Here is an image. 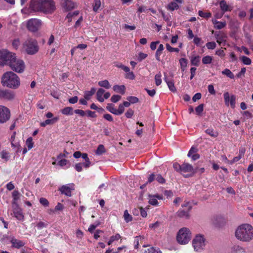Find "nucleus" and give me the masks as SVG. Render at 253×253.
I'll use <instances>...</instances> for the list:
<instances>
[{
  "instance_id": "680f3d73",
  "label": "nucleus",
  "mask_w": 253,
  "mask_h": 253,
  "mask_svg": "<svg viewBox=\"0 0 253 253\" xmlns=\"http://www.w3.org/2000/svg\"><path fill=\"white\" fill-rule=\"evenodd\" d=\"M121 98V96L119 95H113L111 98V101L112 102L116 103Z\"/></svg>"
},
{
  "instance_id": "1a4fd4ad",
  "label": "nucleus",
  "mask_w": 253,
  "mask_h": 253,
  "mask_svg": "<svg viewBox=\"0 0 253 253\" xmlns=\"http://www.w3.org/2000/svg\"><path fill=\"white\" fill-rule=\"evenodd\" d=\"M42 25V22L41 20L33 18L27 21V28L29 31L35 32L41 28Z\"/></svg>"
},
{
  "instance_id": "393cba45",
  "label": "nucleus",
  "mask_w": 253,
  "mask_h": 253,
  "mask_svg": "<svg viewBox=\"0 0 253 253\" xmlns=\"http://www.w3.org/2000/svg\"><path fill=\"white\" fill-rule=\"evenodd\" d=\"M105 90L102 88H100L98 89L96 92V98L98 101L100 102H103L104 101V98L102 96Z\"/></svg>"
},
{
  "instance_id": "2eb2a0df",
  "label": "nucleus",
  "mask_w": 253,
  "mask_h": 253,
  "mask_svg": "<svg viewBox=\"0 0 253 253\" xmlns=\"http://www.w3.org/2000/svg\"><path fill=\"white\" fill-rule=\"evenodd\" d=\"M148 199L149 204L154 206H158L159 205L158 200H163V196L158 194L155 195L149 194Z\"/></svg>"
},
{
  "instance_id": "6ab92c4d",
  "label": "nucleus",
  "mask_w": 253,
  "mask_h": 253,
  "mask_svg": "<svg viewBox=\"0 0 253 253\" xmlns=\"http://www.w3.org/2000/svg\"><path fill=\"white\" fill-rule=\"evenodd\" d=\"M0 156L4 162H7L11 157V154L8 149H3L0 152Z\"/></svg>"
},
{
  "instance_id": "c03bdc74",
  "label": "nucleus",
  "mask_w": 253,
  "mask_h": 253,
  "mask_svg": "<svg viewBox=\"0 0 253 253\" xmlns=\"http://www.w3.org/2000/svg\"><path fill=\"white\" fill-rule=\"evenodd\" d=\"M145 253H162L161 251L157 248L151 247L145 251Z\"/></svg>"
},
{
  "instance_id": "49530a36",
  "label": "nucleus",
  "mask_w": 253,
  "mask_h": 253,
  "mask_svg": "<svg viewBox=\"0 0 253 253\" xmlns=\"http://www.w3.org/2000/svg\"><path fill=\"white\" fill-rule=\"evenodd\" d=\"M162 75L160 73L156 74L155 77V83L157 85H159L162 83Z\"/></svg>"
},
{
  "instance_id": "b1692460",
  "label": "nucleus",
  "mask_w": 253,
  "mask_h": 253,
  "mask_svg": "<svg viewBox=\"0 0 253 253\" xmlns=\"http://www.w3.org/2000/svg\"><path fill=\"white\" fill-rule=\"evenodd\" d=\"M200 61L199 55H192L190 58V62L192 65L198 66Z\"/></svg>"
},
{
  "instance_id": "5701e85b",
  "label": "nucleus",
  "mask_w": 253,
  "mask_h": 253,
  "mask_svg": "<svg viewBox=\"0 0 253 253\" xmlns=\"http://www.w3.org/2000/svg\"><path fill=\"white\" fill-rule=\"evenodd\" d=\"M59 120V118L58 117H54L51 119H47L45 121L42 122L40 124L41 126L44 127L47 125L52 124L56 122Z\"/></svg>"
},
{
  "instance_id": "c756f323",
  "label": "nucleus",
  "mask_w": 253,
  "mask_h": 253,
  "mask_svg": "<svg viewBox=\"0 0 253 253\" xmlns=\"http://www.w3.org/2000/svg\"><path fill=\"white\" fill-rule=\"evenodd\" d=\"M180 68L182 71H184L187 67L188 61L185 58H181L179 60Z\"/></svg>"
},
{
  "instance_id": "13d9d810",
  "label": "nucleus",
  "mask_w": 253,
  "mask_h": 253,
  "mask_svg": "<svg viewBox=\"0 0 253 253\" xmlns=\"http://www.w3.org/2000/svg\"><path fill=\"white\" fill-rule=\"evenodd\" d=\"M198 13H199V15L202 17L209 18L211 16V13H205L201 10H199L198 12Z\"/></svg>"
},
{
  "instance_id": "9b49d317",
  "label": "nucleus",
  "mask_w": 253,
  "mask_h": 253,
  "mask_svg": "<svg viewBox=\"0 0 253 253\" xmlns=\"http://www.w3.org/2000/svg\"><path fill=\"white\" fill-rule=\"evenodd\" d=\"M180 173L184 177L192 176L194 173V170L192 166L188 163H184L181 165Z\"/></svg>"
},
{
  "instance_id": "423d86ee",
  "label": "nucleus",
  "mask_w": 253,
  "mask_h": 253,
  "mask_svg": "<svg viewBox=\"0 0 253 253\" xmlns=\"http://www.w3.org/2000/svg\"><path fill=\"white\" fill-rule=\"evenodd\" d=\"M206 241L204 236L201 234L197 235L192 240V246L196 252H201L206 246Z\"/></svg>"
},
{
  "instance_id": "69168bd1",
  "label": "nucleus",
  "mask_w": 253,
  "mask_h": 253,
  "mask_svg": "<svg viewBox=\"0 0 253 253\" xmlns=\"http://www.w3.org/2000/svg\"><path fill=\"white\" fill-rule=\"evenodd\" d=\"M79 11H75L73 12H70L67 15V18L69 19V21H71L70 19L72 17L74 16L77 15L79 14Z\"/></svg>"
},
{
  "instance_id": "cd10ccee",
  "label": "nucleus",
  "mask_w": 253,
  "mask_h": 253,
  "mask_svg": "<svg viewBox=\"0 0 253 253\" xmlns=\"http://www.w3.org/2000/svg\"><path fill=\"white\" fill-rule=\"evenodd\" d=\"M61 112L62 114L65 115H72L74 111L71 107H67L61 110Z\"/></svg>"
},
{
  "instance_id": "a18cd8bd",
  "label": "nucleus",
  "mask_w": 253,
  "mask_h": 253,
  "mask_svg": "<svg viewBox=\"0 0 253 253\" xmlns=\"http://www.w3.org/2000/svg\"><path fill=\"white\" fill-rule=\"evenodd\" d=\"M144 239V237H141V236L136 237L135 238V239L134 241V245L135 248L137 249L138 248L139 241L141 243L142 241Z\"/></svg>"
},
{
  "instance_id": "473e14b6",
  "label": "nucleus",
  "mask_w": 253,
  "mask_h": 253,
  "mask_svg": "<svg viewBox=\"0 0 253 253\" xmlns=\"http://www.w3.org/2000/svg\"><path fill=\"white\" fill-rule=\"evenodd\" d=\"M98 84L100 86L103 87L106 89H109L111 87V85L107 80L98 82Z\"/></svg>"
},
{
  "instance_id": "603ef678",
  "label": "nucleus",
  "mask_w": 253,
  "mask_h": 253,
  "mask_svg": "<svg viewBox=\"0 0 253 253\" xmlns=\"http://www.w3.org/2000/svg\"><path fill=\"white\" fill-rule=\"evenodd\" d=\"M216 44L214 42H208L206 43V46L209 49H213L216 47Z\"/></svg>"
},
{
  "instance_id": "f8f14e48",
  "label": "nucleus",
  "mask_w": 253,
  "mask_h": 253,
  "mask_svg": "<svg viewBox=\"0 0 253 253\" xmlns=\"http://www.w3.org/2000/svg\"><path fill=\"white\" fill-rule=\"evenodd\" d=\"M10 117V112L7 107L0 105V123H4L7 121Z\"/></svg>"
},
{
  "instance_id": "a211bd4d",
  "label": "nucleus",
  "mask_w": 253,
  "mask_h": 253,
  "mask_svg": "<svg viewBox=\"0 0 253 253\" xmlns=\"http://www.w3.org/2000/svg\"><path fill=\"white\" fill-rule=\"evenodd\" d=\"M63 7L67 11L71 10L75 7V4L71 0H62Z\"/></svg>"
},
{
  "instance_id": "bf43d9fd",
  "label": "nucleus",
  "mask_w": 253,
  "mask_h": 253,
  "mask_svg": "<svg viewBox=\"0 0 253 253\" xmlns=\"http://www.w3.org/2000/svg\"><path fill=\"white\" fill-rule=\"evenodd\" d=\"M40 203L44 207H47L49 205L48 200L44 198H41L40 199Z\"/></svg>"
},
{
  "instance_id": "39448f33",
  "label": "nucleus",
  "mask_w": 253,
  "mask_h": 253,
  "mask_svg": "<svg viewBox=\"0 0 253 253\" xmlns=\"http://www.w3.org/2000/svg\"><path fill=\"white\" fill-rule=\"evenodd\" d=\"M8 66L13 71L18 73H23L25 69L24 61L20 58H17L16 55L14 56L12 61L10 62Z\"/></svg>"
},
{
  "instance_id": "338daca9",
  "label": "nucleus",
  "mask_w": 253,
  "mask_h": 253,
  "mask_svg": "<svg viewBox=\"0 0 253 253\" xmlns=\"http://www.w3.org/2000/svg\"><path fill=\"white\" fill-rule=\"evenodd\" d=\"M156 180L160 183H164L165 182V179L159 174H156Z\"/></svg>"
},
{
  "instance_id": "ea45409f",
  "label": "nucleus",
  "mask_w": 253,
  "mask_h": 253,
  "mask_svg": "<svg viewBox=\"0 0 253 253\" xmlns=\"http://www.w3.org/2000/svg\"><path fill=\"white\" fill-rule=\"evenodd\" d=\"M11 144L12 147L15 148L16 149L15 151L16 153H18L21 152V148L19 143H14V141L12 140L11 142Z\"/></svg>"
},
{
  "instance_id": "4c0bfd02",
  "label": "nucleus",
  "mask_w": 253,
  "mask_h": 253,
  "mask_svg": "<svg viewBox=\"0 0 253 253\" xmlns=\"http://www.w3.org/2000/svg\"><path fill=\"white\" fill-rule=\"evenodd\" d=\"M101 6L100 0H94L93 4V10L95 12H97Z\"/></svg>"
},
{
  "instance_id": "864d4df0",
  "label": "nucleus",
  "mask_w": 253,
  "mask_h": 253,
  "mask_svg": "<svg viewBox=\"0 0 253 253\" xmlns=\"http://www.w3.org/2000/svg\"><path fill=\"white\" fill-rule=\"evenodd\" d=\"M105 152V148L103 145H99L96 151V154L97 155H101Z\"/></svg>"
},
{
  "instance_id": "0eeeda50",
  "label": "nucleus",
  "mask_w": 253,
  "mask_h": 253,
  "mask_svg": "<svg viewBox=\"0 0 253 253\" xmlns=\"http://www.w3.org/2000/svg\"><path fill=\"white\" fill-rule=\"evenodd\" d=\"M15 54L7 51V50H2L0 51V65L3 66L4 65H9L10 62L13 59Z\"/></svg>"
},
{
  "instance_id": "e2e57ef3",
  "label": "nucleus",
  "mask_w": 253,
  "mask_h": 253,
  "mask_svg": "<svg viewBox=\"0 0 253 253\" xmlns=\"http://www.w3.org/2000/svg\"><path fill=\"white\" fill-rule=\"evenodd\" d=\"M197 151V149L194 147L192 146L191 149H190L188 153V157H191L192 155L195 154L196 153Z\"/></svg>"
},
{
  "instance_id": "f03ea898",
  "label": "nucleus",
  "mask_w": 253,
  "mask_h": 253,
  "mask_svg": "<svg viewBox=\"0 0 253 253\" xmlns=\"http://www.w3.org/2000/svg\"><path fill=\"white\" fill-rule=\"evenodd\" d=\"M1 83L4 86L16 89L20 84V81L18 76L12 71L6 72L1 77Z\"/></svg>"
},
{
  "instance_id": "5fc2aeb1",
  "label": "nucleus",
  "mask_w": 253,
  "mask_h": 253,
  "mask_svg": "<svg viewBox=\"0 0 253 253\" xmlns=\"http://www.w3.org/2000/svg\"><path fill=\"white\" fill-rule=\"evenodd\" d=\"M215 38L217 42L219 44L224 41V36L223 35H220V34H215Z\"/></svg>"
},
{
  "instance_id": "7c9ffc66",
  "label": "nucleus",
  "mask_w": 253,
  "mask_h": 253,
  "mask_svg": "<svg viewBox=\"0 0 253 253\" xmlns=\"http://www.w3.org/2000/svg\"><path fill=\"white\" fill-rule=\"evenodd\" d=\"M164 49V46L163 44H160L158 47V48L157 49L156 54H155V57L156 59L158 61H160V56L162 54L163 50Z\"/></svg>"
},
{
  "instance_id": "c9c22d12",
  "label": "nucleus",
  "mask_w": 253,
  "mask_h": 253,
  "mask_svg": "<svg viewBox=\"0 0 253 253\" xmlns=\"http://www.w3.org/2000/svg\"><path fill=\"white\" fill-rule=\"evenodd\" d=\"M121 238V236L119 234H116L115 235L112 236L110 237V240L108 242L107 244L108 245H110L114 241H118Z\"/></svg>"
},
{
  "instance_id": "4d7b16f0",
  "label": "nucleus",
  "mask_w": 253,
  "mask_h": 253,
  "mask_svg": "<svg viewBox=\"0 0 253 253\" xmlns=\"http://www.w3.org/2000/svg\"><path fill=\"white\" fill-rule=\"evenodd\" d=\"M226 25L225 22H218L215 25V28L217 29H221Z\"/></svg>"
},
{
  "instance_id": "e433bc0d",
  "label": "nucleus",
  "mask_w": 253,
  "mask_h": 253,
  "mask_svg": "<svg viewBox=\"0 0 253 253\" xmlns=\"http://www.w3.org/2000/svg\"><path fill=\"white\" fill-rule=\"evenodd\" d=\"M165 80L167 83L169 90L172 92H175L176 91V88L174 86V83L172 81H168L166 78H165Z\"/></svg>"
},
{
  "instance_id": "7ed1b4c3",
  "label": "nucleus",
  "mask_w": 253,
  "mask_h": 253,
  "mask_svg": "<svg viewBox=\"0 0 253 253\" xmlns=\"http://www.w3.org/2000/svg\"><path fill=\"white\" fill-rule=\"evenodd\" d=\"M23 48L28 54L33 55L38 52L39 46L36 40L28 38L23 42Z\"/></svg>"
},
{
  "instance_id": "6e6552de",
  "label": "nucleus",
  "mask_w": 253,
  "mask_h": 253,
  "mask_svg": "<svg viewBox=\"0 0 253 253\" xmlns=\"http://www.w3.org/2000/svg\"><path fill=\"white\" fill-rule=\"evenodd\" d=\"M42 12L45 14H51L56 10L55 3L53 0H43Z\"/></svg>"
},
{
  "instance_id": "4be33fe9",
  "label": "nucleus",
  "mask_w": 253,
  "mask_h": 253,
  "mask_svg": "<svg viewBox=\"0 0 253 253\" xmlns=\"http://www.w3.org/2000/svg\"><path fill=\"white\" fill-rule=\"evenodd\" d=\"M175 1H172L168 5V8L170 10H174L177 9L179 8V5L177 3L181 4L182 3V0H175Z\"/></svg>"
},
{
  "instance_id": "20e7f679",
  "label": "nucleus",
  "mask_w": 253,
  "mask_h": 253,
  "mask_svg": "<svg viewBox=\"0 0 253 253\" xmlns=\"http://www.w3.org/2000/svg\"><path fill=\"white\" fill-rule=\"evenodd\" d=\"M191 238V233L187 228L180 229L177 234V241L178 243L181 245L187 244Z\"/></svg>"
},
{
  "instance_id": "72a5a7b5",
  "label": "nucleus",
  "mask_w": 253,
  "mask_h": 253,
  "mask_svg": "<svg viewBox=\"0 0 253 253\" xmlns=\"http://www.w3.org/2000/svg\"><path fill=\"white\" fill-rule=\"evenodd\" d=\"M222 74L226 76L227 77L231 79H233L235 78L234 75L233 73L228 69H225L222 71Z\"/></svg>"
},
{
  "instance_id": "a878e982",
  "label": "nucleus",
  "mask_w": 253,
  "mask_h": 253,
  "mask_svg": "<svg viewBox=\"0 0 253 253\" xmlns=\"http://www.w3.org/2000/svg\"><path fill=\"white\" fill-rule=\"evenodd\" d=\"M113 89L115 91L124 94L125 92L126 87L124 85H115L113 86Z\"/></svg>"
},
{
  "instance_id": "6e6d98bb",
  "label": "nucleus",
  "mask_w": 253,
  "mask_h": 253,
  "mask_svg": "<svg viewBox=\"0 0 253 253\" xmlns=\"http://www.w3.org/2000/svg\"><path fill=\"white\" fill-rule=\"evenodd\" d=\"M127 100L130 103H135L138 102V99L135 96H128V97H127Z\"/></svg>"
},
{
  "instance_id": "8fccbe9b",
  "label": "nucleus",
  "mask_w": 253,
  "mask_h": 253,
  "mask_svg": "<svg viewBox=\"0 0 253 253\" xmlns=\"http://www.w3.org/2000/svg\"><path fill=\"white\" fill-rule=\"evenodd\" d=\"M166 48L167 49L169 52H178L179 51V49L178 48L172 47L168 43L166 44Z\"/></svg>"
},
{
  "instance_id": "79ce46f5",
  "label": "nucleus",
  "mask_w": 253,
  "mask_h": 253,
  "mask_svg": "<svg viewBox=\"0 0 253 253\" xmlns=\"http://www.w3.org/2000/svg\"><path fill=\"white\" fill-rule=\"evenodd\" d=\"M206 132L213 137H216L218 135L217 132L214 131L212 128H208L206 130Z\"/></svg>"
},
{
  "instance_id": "0e129e2a",
  "label": "nucleus",
  "mask_w": 253,
  "mask_h": 253,
  "mask_svg": "<svg viewBox=\"0 0 253 253\" xmlns=\"http://www.w3.org/2000/svg\"><path fill=\"white\" fill-rule=\"evenodd\" d=\"M126 78L130 79V80H133L135 78V76L133 72H130V70L129 69L128 72H126Z\"/></svg>"
},
{
  "instance_id": "f704fd0d",
  "label": "nucleus",
  "mask_w": 253,
  "mask_h": 253,
  "mask_svg": "<svg viewBox=\"0 0 253 253\" xmlns=\"http://www.w3.org/2000/svg\"><path fill=\"white\" fill-rule=\"evenodd\" d=\"M106 108L110 113L117 115V109L115 108L114 105L113 104H108Z\"/></svg>"
},
{
  "instance_id": "ddd939ff",
  "label": "nucleus",
  "mask_w": 253,
  "mask_h": 253,
  "mask_svg": "<svg viewBox=\"0 0 253 253\" xmlns=\"http://www.w3.org/2000/svg\"><path fill=\"white\" fill-rule=\"evenodd\" d=\"M43 0H31L29 7L34 12H42Z\"/></svg>"
},
{
  "instance_id": "052dcab7",
  "label": "nucleus",
  "mask_w": 253,
  "mask_h": 253,
  "mask_svg": "<svg viewBox=\"0 0 253 253\" xmlns=\"http://www.w3.org/2000/svg\"><path fill=\"white\" fill-rule=\"evenodd\" d=\"M229 104L232 108H234L236 104V97L234 95H232L230 97Z\"/></svg>"
},
{
  "instance_id": "58836bf2",
  "label": "nucleus",
  "mask_w": 253,
  "mask_h": 253,
  "mask_svg": "<svg viewBox=\"0 0 253 253\" xmlns=\"http://www.w3.org/2000/svg\"><path fill=\"white\" fill-rule=\"evenodd\" d=\"M124 219L126 222L131 221L132 219V216L128 213L127 210H125L124 213Z\"/></svg>"
},
{
  "instance_id": "37998d69",
  "label": "nucleus",
  "mask_w": 253,
  "mask_h": 253,
  "mask_svg": "<svg viewBox=\"0 0 253 253\" xmlns=\"http://www.w3.org/2000/svg\"><path fill=\"white\" fill-rule=\"evenodd\" d=\"M26 145L28 147V150H30L33 147L34 143L33 138L31 137H29L26 141Z\"/></svg>"
},
{
  "instance_id": "774afa93",
  "label": "nucleus",
  "mask_w": 253,
  "mask_h": 253,
  "mask_svg": "<svg viewBox=\"0 0 253 253\" xmlns=\"http://www.w3.org/2000/svg\"><path fill=\"white\" fill-rule=\"evenodd\" d=\"M20 41L19 40V39H16L13 41L12 45L14 48L17 49L20 45Z\"/></svg>"
},
{
  "instance_id": "bb28decb",
  "label": "nucleus",
  "mask_w": 253,
  "mask_h": 253,
  "mask_svg": "<svg viewBox=\"0 0 253 253\" xmlns=\"http://www.w3.org/2000/svg\"><path fill=\"white\" fill-rule=\"evenodd\" d=\"M187 209L179 210L177 212V215L180 217L188 218L189 217V211Z\"/></svg>"
},
{
  "instance_id": "09e8293b",
  "label": "nucleus",
  "mask_w": 253,
  "mask_h": 253,
  "mask_svg": "<svg viewBox=\"0 0 253 253\" xmlns=\"http://www.w3.org/2000/svg\"><path fill=\"white\" fill-rule=\"evenodd\" d=\"M204 110V105L201 104L195 108V111L198 115H200Z\"/></svg>"
},
{
  "instance_id": "f3484780",
  "label": "nucleus",
  "mask_w": 253,
  "mask_h": 253,
  "mask_svg": "<svg viewBox=\"0 0 253 253\" xmlns=\"http://www.w3.org/2000/svg\"><path fill=\"white\" fill-rule=\"evenodd\" d=\"M0 97L7 100H12L14 98V94L11 91L0 89Z\"/></svg>"
},
{
  "instance_id": "a19ab883",
  "label": "nucleus",
  "mask_w": 253,
  "mask_h": 253,
  "mask_svg": "<svg viewBox=\"0 0 253 253\" xmlns=\"http://www.w3.org/2000/svg\"><path fill=\"white\" fill-rule=\"evenodd\" d=\"M212 60V58L211 56L207 55L204 56L202 58V62L204 64H208L211 63Z\"/></svg>"
},
{
  "instance_id": "aec40b11",
  "label": "nucleus",
  "mask_w": 253,
  "mask_h": 253,
  "mask_svg": "<svg viewBox=\"0 0 253 253\" xmlns=\"http://www.w3.org/2000/svg\"><path fill=\"white\" fill-rule=\"evenodd\" d=\"M10 242L12 244V247L19 248L22 246H23L25 244L24 242L23 241L16 239L13 237L10 238Z\"/></svg>"
},
{
  "instance_id": "3c124183",
  "label": "nucleus",
  "mask_w": 253,
  "mask_h": 253,
  "mask_svg": "<svg viewBox=\"0 0 253 253\" xmlns=\"http://www.w3.org/2000/svg\"><path fill=\"white\" fill-rule=\"evenodd\" d=\"M223 95H224L225 104L227 106H229L230 100V97H230L229 93L227 92L224 93Z\"/></svg>"
},
{
  "instance_id": "412c9836",
  "label": "nucleus",
  "mask_w": 253,
  "mask_h": 253,
  "mask_svg": "<svg viewBox=\"0 0 253 253\" xmlns=\"http://www.w3.org/2000/svg\"><path fill=\"white\" fill-rule=\"evenodd\" d=\"M21 194L18 190H14L12 193V205H18L17 201L20 199Z\"/></svg>"
},
{
  "instance_id": "dca6fc26",
  "label": "nucleus",
  "mask_w": 253,
  "mask_h": 253,
  "mask_svg": "<svg viewBox=\"0 0 253 253\" xmlns=\"http://www.w3.org/2000/svg\"><path fill=\"white\" fill-rule=\"evenodd\" d=\"M74 189L73 185L72 184H68L63 185L59 189L61 193L70 197L71 196L72 191Z\"/></svg>"
},
{
  "instance_id": "4468645a",
  "label": "nucleus",
  "mask_w": 253,
  "mask_h": 253,
  "mask_svg": "<svg viewBox=\"0 0 253 253\" xmlns=\"http://www.w3.org/2000/svg\"><path fill=\"white\" fill-rule=\"evenodd\" d=\"M12 207L13 212L11 214L17 220L23 221L24 220V215L22 210L19 207V205H12Z\"/></svg>"
},
{
  "instance_id": "f257e3e1",
  "label": "nucleus",
  "mask_w": 253,
  "mask_h": 253,
  "mask_svg": "<svg viewBox=\"0 0 253 253\" xmlns=\"http://www.w3.org/2000/svg\"><path fill=\"white\" fill-rule=\"evenodd\" d=\"M235 235L238 240L249 243L253 240V227L249 224H242L236 229Z\"/></svg>"
},
{
  "instance_id": "de8ad7c7",
  "label": "nucleus",
  "mask_w": 253,
  "mask_h": 253,
  "mask_svg": "<svg viewBox=\"0 0 253 253\" xmlns=\"http://www.w3.org/2000/svg\"><path fill=\"white\" fill-rule=\"evenodd\" d=\"M241 60L245 65H249L252 63L251 59L245 56H243L241 57Z\"/></svg>"
},
{
  "instance_id": "9d476101",
  "label": "nucleus",
  "mask_w": 253,
  "mask_h": 253,
  "mask_svg": "<svg viewBox=\"0 0 253 253\" xmlns=\"http://www.w3.org/2000/svg\"><path fill=\"white\" fill-rule=\"evenodd\" d=\"M219 4L221 11L220 12H216L214 15L215 17L217 19L221 18L225 12L231 11V10L230 6L224 0H221Z\"/></svg>"
},
{
  "instance_id": "2f4dec72",
  "label": "nucleus",
  "mask_w": 253,
  "mask_h": 253,
  "mask_svg": "<svg viewBox=\"0 0 253 253\" xmlns=\"http://www.w3.org/2000/svg\"><path fill=\"white\" fill-rule=\"evenodd\" d=\"M96 89L94 87H92L89 91H86L84 92V97L85 99L89 100L90 97L94 94L95 92Z\"/></svg>"
},
{
  "instance_id": "c85d7f7f",
  "label": "nucleus",
  "mask_w": 253,
  "mask_h": 253,
  "mask_svg": "<svg viewBox=\"0 0 253 253\" xmlns=\"http://www.w3.org/2000/svg\"><path fill=\"white\" fill-rule=\"evenodd\" d=\"M232 251L235 253H245V249L239 245H234L232 247Z\"/></svg>"
}]
</instances>
